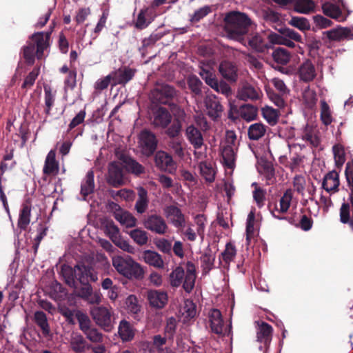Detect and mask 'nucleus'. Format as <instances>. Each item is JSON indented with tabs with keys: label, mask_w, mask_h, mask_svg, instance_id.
I'll list each match as a JSON object with an SVG mask.
<instances>
[{
	"label": "nucleus",
	"mask_w": 353,
	"mask_h": 353,
	"mask_svg": "<svg viewBox=\"0 0 353 353\" xmlns=\"http://www.w3.org/2000/svg\"><path fill=\"white\" fill-rule=\"evenodd\" d=\"M224 21V28L230 38L240 42L245 41L243 37L248 33L251 23L245 14L239 12H229Z\"/></svg>",
	"instance_id": "f257e3e1"
},
{
	"label": "nucleus",
	"mask_w": 353,
	"mask_h": 353,
	"mask_svg": "<svg viewBox=\"0 0 353 353\" xmlns=\"http://www.w3.org/2000/svg\"><path fill=\"white\" fill-rule=\"evenodd\" d=\"M261 173L264 176L266 183L272 185L276 181L275 169L273 164L269 161H265L261 165Z\"/></svg>",
	"instance_id": "c03bdc74"
},
{
	"label": "nucleus",
	"mask_w": 353,
	"mask_h": 353,
	"mask_svg": "<svg viewBox=\"0 0 353 353\" xmlns=\"http://www.w3.org/2000/svg\"><path fill=\"white\" fill-rule=\"evenodd\" d=\"M169 148L174 152V155L182 158L184 157V149L183 148L182 138L171 139L168 141Z\"/></svg>",
	"instance_id": "4d7b16f0"
},
{
	"label": "nucleus",
	"mask_w": 353,
	"mask_h": 353,
	"mask_svg": "<svg viewBox=\"0 0 353 353\" xmlns=\"http://www.w3.org/2000/svg\"><path fill=\"white\" fill-rule=\"evenodd\" d=\"M185 136L195 150L201 148L204 144L203 136L201 130L194 124L188 125L186 127Z\"/></svg>",
	"instance_id": "ddd939ff"
},
{
	"label": "nucleus",
	"mask_w": 353,
	"mask_h": 353,
	"mask_svg": "<svg viewBox=\"0 0 353 353\" xmlns=\"http://www.w3.org/2000/svg\"><path fill=\"white\" fill-rule=\"evenodd\" d=\"M262 114L268 123L272 125L277 123L279 115L277 110L266 107L262 109Z\"/></svg>",
	"instance_id": "338daca9"
},
{
	"label": "nucleus",
	"mask_w": 353,
	"mask_h": 353,
	"mask_svg": "<svg viewBox=\"0 0 353 353\" xmlns=\"http://www.w3.org/2000/svg\"><path fill=\"white\" fill-rule=\"evenodd\" d=\"M107 181L109 185L114 188L123 185V170L121 163L112 162L109 164Z\"/></svg>",
	"instance_id": "1a4fd4ad"
},
{
	"label": "nucleus",
	"mask_w": 353,
	"mask_h": 353,
	"mask_svg": "<svg viewBox=\"0 0 353 353\" xmlns=\"http://www.w3.org/2000/svg\"><path fill=\"white\" fill-rule=\"evenodd\" d=\"M188 85L190 90L192 93H194V94L196 96L201 94V87L203 85V83L197 77L193 76L190 77L188 80Z\"/></svg>",
	"instance_id": "774afa93"
},
{
	"label": "nucleus",
	"mask_w": 353,
	"mask_h": 353,
	"mask_svg": "<svg viewBox=\"0 0 353 353\" xmlns=\"http://www.w3.org/2000/svg\"><path fill=\"white\" fill-rule=\"evenodd\" d=\"M44 99H45V109L44 112L46 115L50 114L52 107L54 104L55 97L52 92V90L49 86H44Z\"/></svg>",
	"instance_id": "bf43d9fd"
},
{
	"label": "nucleus",
	"mask_w": 353,
	"mask_h": 353,
	"mask_svg": "<svg viewBox=\"0 0 353 353\" xmlns=\"http://www.w3.org/2000/svg\"><path fill=\"white\" fill-rule=\"evenodd\" d=\"M147 299L152 307L162 309L168 303V294L162 290H150L147 292Z\"/></svg>",
	"instance_id": "dca6fc26"
},
{
	"label": "nucleus",
	"mask_w": 353,
	"mask_h": 353,
	"mask_svg": "<svg viewBox=\"0 0 353 353\" xmlns=\"http://www.w3.org/2000/svg\"><path fill=\"white\" fill-rule=\"evenodd\" d=\"M247 41L252 49L259 52H263L268 48L264 39L258 33L249 36Z\"/></svg>",
	"instance_id": "58836bf2"
},
{
	"label": "nucleus",
	"mask_w": 353,
	"mask_h": 353,
	"mask_svg": "<svg viewBox=\"0 0 353 353\" xmlns=\"http://www.w3.org/2000/svg\"><path fill=\"white\" fill-rule=\"evenodd\" d=\"M75 318L77 319L79 324V329L83 333H85L87 330L93 326L89 316L87 315V314L83 312L82 311H76Z\"/></svg>",
	"instance_id": "864d4df0"
},
{
	"label": "nucleus",
	"mask_w": 353,
	"mask_h": 353,
	"mask_svg": "<svg viewBox=\"0 0 353 353\" xmlns=\"http://www.w3.org/2000/svg\"><path fill=\"white\" fill-rule=\"evenodd\" d=\"M255 210H251L248 215L246 221V241L248 244L250 243L251 239L254 238L255 234Z\"/></svg>",
	"instance_id": "09e8293b"
},
{
	"label": "nucleus",
	"mask_w": 353,
	"mask_h": 353,
	"mask_svg": "<svg viewBox=\"0 0 353 353\" xmlns=\"http://www.w3.org/2000/svg\"><path fill=\"white\" fill-rule=\"evenodd\" d=\"M293 198V193L291 189H288L283 193V196L279 199V208L275 205L274 208L271 210L270 205H268V208L272 213V211H274V213L279 214L286 213L291 205V202Z\"/></svg>",
	"instance_id": "4be33fe9"
},
{
	"label": "nucleus",
	"mask_w": 353,
	"mask_h": 353,
	"mask_svg": "<svg viewBox=\"0 0 353 353\" xmlns=\"http://www.w3.org/2000/svg\"><path fill=\"white\" fill-rule=\"evenodd\" d=\"M53 29L54 24L50 25V30L34 32L29 37L30 42L33 43L37 48L36 55L38 59H42L44 51L50 47V39Z\"/></svg>",
	"instance_id": "20e7f679"
},
{
	"label": "nucleus",
	"mask_w": 353,
	"mask_h": 353,
	"mask_svg": "<svg viewBox=\"0 0 353 353\" xmlns=\"http://www.w3.org/2000/svg\"><path fill=\"white\" fill-rule=\"evenodd\" d=\"M301 138L303 140L309 142L314 148L318 147L320 143L319 137L314 134L312 126L308 124H306L304 127Z\"/></svg>",
	"instance_id": "a18cd8bd"
},
{
	"label": "nucleus",
	"mask_w": 353,
	"mask_h": 353,
	"mask_svg": "<svg viewBox=\"0 0 353 353\" xmlns=\"http://www.w3.org/2000/svg\"><path fill=\"white\" fill-rule=\"evenodd\" d=\"M322 10L326 16L339 21H343L346 19V17L343 16L340 8L336 5L327 2L323 4Z\"/></svg>",
	"instance_id": "2f4dec72"
},
{
	"label": "nucleus",
	"mask_w": 353,
	"mask_h": 353,
	"mask_svg": "<svg viewBox=\"0 0 353 353\" xmlns=\"http://www.w3.org/2000/svg\"><path fill=\"white\" fill-rule=\"evenodd\" d=\"M37 48L34 46V43L28 41L26 46H24L22 48L23 57L25 59L26 64L32 65L34 64L35 61Z\"/></svg>",
	"instance_id": "de8ad7c7"
},
{
	"label": "nucleus",
	"mask_w": 353,
	"mask_h": 353,
	"mask_svg": "<svg viewBox=\"0 0 353 353\" xmlns=\"http://www.w3.org/2000/svg\"><path fill=\"white\" fill-rule=\"evenodd\" d=\"M136 70L127 66L120 68L116 71L111 72L113 78L112 85H125L133 79Z\"/></svg>",
	"instance_id": "4468645a"
},
{
	"label": "nucleus",
	"mask_w": 353,
	"mask_h": 353,
	"mask_svg": "<svg viewBox=\"0 0 353 353\" xmlns=\"http://www.w3.org/2000/svg\"><path fill=\"white\" fill-rule=\"evenodd\" d=\"M257 112V108L251 104H245L240 108L241 117L247 121L255 119Z\"/></svg>",
	"instance_id": "3c124183"
},
{
	"label": "nucleus",
	"mask_w": 353,
	"mask_h": 353,
	"mask_svg": "<svg viewBox=\"0 0 353 353\" xmlns=\"http://www.w3.org/2000/svg\"><path fill=\"white\" fill-rule=\"evenodd\" d=\"M118 333L122 341H130L134 339V331L132 324L126 320L120 321Z\"/></svg>",
	"instance_id": "7c9ffc66"
},
{
	"label": "nucleus",
	"mask_w": 353,
	"mask_h": 353,
	"mask_svg": "<svg viewBox=\"0 0 353 353\" xmlns=\"http://www.w3.org/2000/svg\"><path fill=\"white\" fill-rule=\"evenodd\" d=\"M172 115L163 107L159 108L154 114V124L156 126L165 128L171 123Z\"/></svg>",
	"instance_id": "5701e85b"
},
{
	"label": "nucleus",
	"mask_w": 353,
	"mask_h": 353,
	"mask_svg": "<svg viewBox=\"0 0 353 353\" xmlns=\"http://www.w3.org/2000/svg\"><path fill=\"white\" fill-rule=\"evenodd\" d=\"M292 4L296 12L303 14L310 12L315 6L312 0H294Z\"/></svg>",
	"instance_id": "8fccbe9b"
},
{
	"label": "nucleus",
	"mask_w": 353,
	"mask_h": 353,
	"mask_svg": "<svg viewBox=\"0 0 353 353\" xmlns=\"http://www.w3.org/2000/svg\"><path fill=\"white\" fill-rule=\"evenodd\" d=\"M179 91L168 84L157 85L150 94V99L153 103L168 105L171 109L176 106V98Z\"/></svg>",
	"instance_id": "7ed1b4c3"
},
{
	"label": "nucleus",
	"mask_w": 353,
	"mask_h": 353,
	"mask_svg": "<svg viewBox=\"0 0 353 353\" xmlns=\"http://www.w3.org/2000/svg\"><path fill=\"white\" fill-rule=\"evenodd\" d=\"M40 68L39 67L33 68V70L26 76L21 85L22 89L28 90L32 88L39 76Z\"/></svg>",
	"instance_id": "69168bd1"
},
{
	"label": "nucleus",
	"mask_w": 353,
	"mask_h": 353,
	"mask_svg": "<svg viewBox=\"0 0 353 353\" xmlns=\"http://www.w3.org/2000/svg\"><path fill=\"white\" fill-rule=\"evenodd\" d=\"M129 235L137 245L141 246L147 244L148 241L147 232L141 228L131 230Z\"/></svg>",
	"instance_id": "603ef678"
},
{
	"label": "nucleus",
	"mask_w": 353,
	"mask_h": 353,
	"mask_svg": "<svg viewBox=\"0 0 353 353\" xmlns=\"http://www.w3.org/2000/svg\"><path fill=\"white\" fill-rule=\"evenodd\" d=\"M339 176L337 172L333 170L329 172L325 176L322 183V188L330 192L331 191H338L339 186Z\"/></svg>",
	"instance_id": "393cba45"
},
{
	"label": "nucleus",
	"mask_w": 353,
	"mask_h": 353,
	"mask_svg": "<svg viewBox=\"0 0 353 353\" xmlns=\"http://www.w3.org/2000/svg\"><path fill=\"white\" fill-rule=\"evenodd\" d=\"M210 328L213 333L221 334L223 332V320L221 312L217 309H213L209 316Z\"/></svg>",
	"instance_id": "bb28decb"
},
{
	"label": "nucleus",
	"mask_w": 353,
	"mask_h": 353,
	"mask_svg": "<svg viewBox=\"0 0 353 353\" xmlns=\"http://www.w3.org/2000/svg\"><path fill=\"white\" fill-rule=\"evenodd\" d=\"M236 254L235 246L231 243H228L225 250L221 253V256L225 265H229L230 263L234 260Z\"/></svg>",
	"instance_id": "052dcab7"
},
{
	"label": "nucleus",
	"mask_w": 353,
	"mask_h": 353,
	"mask_svg": "<svg viewBox=\"0 0 353 353\" xmlns=\"http://www.w3.org/2000/svg\"><path fill=\"white\" fill-rule=\"evenodd\" d=\"M59 163L56 160L55 151L52 150L48 152L46 158L43 172L46 175H56L59 172Z\"/></svg>",
	"instance_id": "b1692460"
},
{
	"label": "nucleus",
	"mask_w": 353,
	"mask_h": 353,
	"mask_svg": "<svg viewBox=\"0 0 353 353\" xmlns=\"http://www.w3.org/2000/svg\"><path fill=\"white\" fill-rule=\"evenodd\" d=\"M299 78L304 82L312 81L316 77V70L312 61L307 59L300 66L298 70Z\"/></svg>",
	"instance_id": "aec40b11"
},
{
	"label": "nucleus",
	"mask_w": 353,
	"mask_h": 353,
	"mask_svg": "<svg viewBox=\"0 0 353 353\" xmlns=\"http://www.w3.org/2000/svg\"><path fill=\"white\" fill-rule=\"evenodd\" d=\"M335 165L338 168L343 166L345 161V152L342 145L336 144L332 148Z\"/></svg>",
	"instance_id": "6e6d98bb"
},
{
	"label": "nucleus",
	"mask_w": 353,
	"mask_h": 353,
	"mask_svg": "<svg viewBox=\"0 0 353 353\" xmlns=\"http://www.w3.org/2000/svg\"><path fill=\"white\" fill-rule=\"evenodd\" d=\"M34 322L41 329L43 334H48L49 333V325L46 314L44 312L37 311L34 313Z\"/></svg>",
	"instance_id": "5fc2aeb1"
},
{
	"label": "nucleus",
	"mask_w": 353,
	"mask_h": 353,
	"mask_svg": "<svg viewBox=\"0 0 353 353\" xmlns=\"http://www.w3.org/2000/svg\"><path fill=\"white\" fill-rule=\"evenodd\" d=\"M200 173L208 183H212L215 180L216 171L210 163L201 161L199 165Z\"/></svg>",
	"instance_id": "a19ab883"
},
{
	"label": "nucleus",
	"mask_w": 353,
	"mask_h": 353,
	"mask_svg": "<svg viewBox=\"0 0 353 353\" xmlns=\"http://www.w3.org/2000/svg\"><path fill=\"white\" fill-rule=\"evenodd\" d=\"M321 120L325 125H328L332 122L330 106L325 101L321 102Z\"/></svg>",
	"instance_id": "e2e57ef3"
},
{
	"label": "nucleus",
	"mask_w": 353,
	"mask_h": 353,
	"mask_svg": "<svg viewBox=\"0 0 353 353\" xmlns=\"http://www.w3.org/2000/svg\"><path fill=\"white\" fill-rule=\"evenodd\" d=\"M102 225L105 228V233L112 241L120 237L119 229L112 220L105 219L102 221Z\"/></svg>",
	"instance_id": "49530a36"
},
{
	"label": "nucleus",
	"mask_w": 353,
	"mask_h": 353,
	"mask_svg": "<svg viewBox=\"0 0 353 353\" xmlns=\"http://www.w3.org/2000/svg\"><path fill=\"white\" fill-rule=\"evenodd\" d=\"M144 271L141 266L133 259L130 261V265L128 268L125 277L129 279H141L143 277Z\"/></svg>",
	"instance_id": "79ce46f5"
},
{
	"label": "nucleus",
	"mask_w": 353,
	"mask_h": 353,
	"mask_svg": "<svg viewBox=\"0 0 353 353\" xmlns=\"http://www.w3.org/2000/svg\"><path fill=\"white\" fill-rule=\"evenodd\" d=\"M60 273L67 285L74 289L77 288V282L75 281V265L72 268L68 265L63 264L61 267Z\"/></svg>",
	"instance_id": "c85d7f7f"
},
{
	"label": "nucleus",
	"mask_w": 353,
	"mask_h": 353,
	"mask_svg": "<svg viewBox=\"0 0 353 353\" xmlns=\"http://www.w3.org/2000/svg\"><path fill=\"white\" fill-rule=\"evenodd\" d=\"M204 103L208 114L210 118L215 120L221 117L223 108L217 97L214 94H208L205 98Z\"/></svg>",
	"instance_id": "f8f14e48"
},
{
	"label": "nucleus",
	"mask_w": 353,
	"mask_h": 353,
	"mask_svg": "<svg viewBox=\"0 0 353 353\" xmlns=\"http://www.w3.org/2000/svg\"><path fill=\"white\" fill-rule=\"evenodd\" d=\"M261 92L259 89L255 88L254 86L249 83L244 84L238 90V97L243 101H255L260 98Z\"/></svg>",
	"instance_id": "6ab92c4d"
},
{
	"label": "nucleus",
	"mask_w": 353,
	"mask_h": 353,
	"mask_svg": "<svg viewBox=\"0 0 353 353\" xmlns=\"http://www.w3.org/2000/svg\"><path fill=\"white\" fill-rule=\"evenodd\" d=\"M120 160L124 164L125 169L133 174L139 175L145 172V168L129 156L122 154Z\"/></svg>",
	"instance_id": "cd10ccee"
},
{
	"label": "nucleus",
	"mask_w": 353,
	"mask_h": 353,
	"mask_svg": "<svg viewBox=\"0 0 353 353\" xmlns=\"http://www.w3.org/2000/svg\"><path fill=\"white\" fill-rule=\"evenodd\" d=\"M220 74L227 81L234 83L238 79V68L236 63L230 61H223L219 65Z\"/></svg>",
	"instance_id": "f3484780"
},
{
	"label": "nucleus",
	"mask_w": 353,
	"mask_h": 353,
	"mask_svg": "<svg viewBox=\"0 0 353 353\" xmlns=\"http://www.w3.org/2000/svg\"><path fill=\"white\" fill-rule=\"evenodd\" d=\"M177 327V321L176 318L172 316L166 320V324L164 328V333L168 340L172 341L176 333Z\"/></svg>",
	"instance_id": "13d9d810"
},
{
	"label": "nucleus",
	"mask_w": 353,
	"mask_h": 353,
	"mask_svg": "<svg viewBox=\"0 0 353 353\" xmlns=\"http://www.w3.org/2000/svg\"><path fill=\"white\" fill-rule=\"evenodd\" d=\"M92 316L96 323L104 331L110 332L114 327V322L110 310L105 307H97L92 310Z\"/></svg>",
	"instance_id": "39448f33"
},
{
	"label": "nucleus",
	"mask_w": 353,
	"mask_h": 353,
	"mask_svg": "<svg viewBox=\"0 0 353 353\" xmlns=\"http://www.w3.org/2000/svg\"><path fill=\"white\" fill-rule=\"evenodd\" d=\"M289 24L301 31H305L310 29L309 21L306 18L302 17H292L289 21Z\"/></svg>",
	"instance_id": "680f3d73"
},
{
	"label": "nucleus",
	"mask_w": 353,
	"mask_h": 353,
	"mask_svg": "<svg viewBox=\"0 0 353 353\" xmlns=\"http://www.w3.org/2000/svg\"><path fill=\"white\" fill-rule=\"evenodd\" d=\"M327 37L332 41H343L353 39V31L349 28L339 27L325 32Z\"/></svg>",
	"instance_id": "412c9836"
},
{
	"label": "nucleus",
	"mask_w": 353,
	"mask_h": 353,
	"mask_svg": "<svg viewBox=\"0 0 353 353\" xmlns=\"http://www.w3.org/2000/svg\"><path fill=\"white\" fill-rule=\"evenodd\" d=\"M154 163L160 170L173 174L176 170V164L174 161L172 157L168 152L159 150L156 152L154 156Z\"/></svg>",
	"instance_id": "6e6552de"
},
{
	"label": "nucleus",
	"mask_w": 353,
	"mask_h": 353,
	"mask_svg": "<svg viewBox=\"0 0 353 353\" xmlns=\"http://www.w3.org/2000/svg\"><path fill=\"white\" fill-rule=\"evenodd\" d=\"M132 257L130 256L125 257L115 256L112 258V265L120 274L125 276L128 268L130 265V261H132Z\"/></svg>",
	"instance_id": "e433bc0d"
},
{
	"label": "nucleus",
	"mask_w": 353,
	"mask_h": 353,
	"mask_svg": "<svg viewBox=\"0 0 353 353\" xmlns=\"http://www.w3.org/2000/svg\"><path fill=\"white\" fill-rule=\"evenodd\" d=\"M114 219L126 228H133L137 222V219L130 212L124 210L119 214L117 213Z\"/></svg>",
	"instance_id": "ea45409f"
},
{
	"label": "nucleus",
	"mask_w": 353,
	"mask_h": 353,
	"mask_svg": "<svg viewBox=\"0 0 353 353\" xmlns=\"http://www.w3.org/2000/svg\"><path fill=\"white\" fill-rule=\"evenodd\" d=\"M143 226L147 230L158 234H164L168 227L164 219L157 214L148 215L143 221Z\"/></svg>",
	"instance_id": "423d86ee"
},
{
	"label": "nucleus",
	"mask_w": 353,
	"mask_h": 353,
	"mask_svg": "<svg viewBox=\"0 0 353 353\" xmlns=\"http://www.w3.org/2000/svg\"><path fill=\"white\" fill-rule=\"evenodd\" d=\"M70 349L75 353H83L90 347L84 337L80 334H74L70 341Z\"/></svg>",
	"instance_id": "a878e982"
},
{
	"label": "nucleus",
	"mask_w": 353,
	"mask_h": 353,
	"mask_svg": "<svg viewBox=\"0 0 353 353\" xmlns=\"http://www.w3.org/2000/svg\"><path fill=\"white\" fill-rule=\"evenodd\" d=\"M258 327L256 330L257 341L263 343L265 348H268L272 339L273 328L266 322H257Z\"/></svg>",
	"instance_id": "2eb2a0df"
},
{
	"label": "nucleus",
	"mask_w": 353,
	"mask_h": 353,
	"mask_svg": "<svg viewBox=\"0 0 353 353\" xmlns=\"http://www.w3.org/2000/svg\"><path fill=\"white\" fill-rule=\"evenodd\" d=\"M340 221L349 225L353 232V208L348 202H343L340 208Z\"/></svg>",
	"instance_id": "c756f323"
},
{
	"label": "nucleus",
	"mask_w": 353,
	"mask_h": 353,
	"mask_svg": "<svg viewBox=\"0 0 353 353\" xmlns=\"http://www.w3.org/2000/svg\"><path fill=\"white\" fill-rule=\"evenodd\" d=\"M157 139L156 136L148 130H143L139 135V144L141 152L150 157L154 154L157 148Z\"/></svg>",
	"instance_id": "0eeeda50"
},
{
	"label": "nucleus",
	"mask_w": 353,
	"mask_h": 353,
	"mask_svg": "<svg viewBox=\"0 0 353 353\" xmlns=\"http://www.w3.org/2000/svg\"><path fill=\"white\" fill-rule=\"evenodd\" d=\"M143 259L146 263L157 268H163L164 265L161 256L157 252L145 250L143 252Z\"/></svg>",
	"instance_id": "72a5a7b5"
},
{
	"label": "nucleus",
	"mask_w": 353,
	"mask_h": 353,
	"mask_svg": "<svg viewBox=\"0 0 353 353\" xmlns=\"http://www.w3.org/2000/svg\"><path fill=\"white\" fill-rule=\"evenodd\" d=\"M137 192L138 199L135 203V210L139 214H143L146 211L148 206V192L143 187H139Z\"/></svg>",
	"instance_id": "c9c22d12"
},
{
	"label": "nucleus",
	"mask_w": 353,
	"mask_h": 353,
	"mask_svg": "<svg viewBox=\"0 0 353 353\" xmlns=\"http://www.w3.org/2000/svg\"><path fill=\"white\" fill-rule=\"evenodd\" d=\"M185 268V273L184 269L181 266L173 270L169 276L170 283L172 288H178L182 285L185 292L190 293L195 285L196 267L192 261H188Z\"/></svg>",
	"instance_id": "f03ea898"
},
{
	"label": "nucleus",
	"mask_w": 353,
	"mask_h": 353,
	"mask_svg": "<svg viewBox=\"0 0 353 353\" xmlns=\"http://www.w3.org/2000/svg\"><path fill=\"white\" fill-rule=\"evenodd\" d=\"M221 155L224 165L228 168H233L235 165L236 161L234 147L231 145H225L222 149Z\"/></svg>",
	"instance_id": "473e14b6"
},
{
	"label": "nucleus",
	"mask_w": 353,
	"mask_h": 353,
	"mask_svg": "<svg viewBox=\"0 0 353 353\" xmlns=\"http://www.w3.org/2000/svg\"><path fill=\"white\" fill-rule=\"evenodd\" d=\"M272 57L275 63L281 65L274 68L283 74H288V69L283 65H286L290 60L291 55L289 51L284 48L278 47L273 50Z\"/></svg>",
	"instance_id": "9b49d317"
},
{
	"label": "nucleus",
	"mask_w": 353,
	"mask_h": 353,
	"mask_svg": "<svg viewBox=\"0 0 353 353\" xmlns=\"http://www.w3.org/2000/svg\"><path fill=\"white\" fill-rule=\"evenodd\" d=\"M94 172L89 170L81 185V194L86 197L93 193L94 190Z\"/></svg>",
	"instance_id": "f704fd0d"
},
{
	"label": "nucleus",
	"mask_w": 353,
	"mask_h": 353,
	"mask_svg": "<svg viewBox=\"0 0 353 353\" xmlns=\"http://www.w3.org/2000/svg\"><path fill=\"white\" fill-rule=\"evenodd\" d=\"M266 132V126L261 123H255L250 125L248 130V135L250 140L258 141Z\"/></svg>",
	"instance_id": "4c0bfd02"
},
{
	"label": "nucleus",
	"mask_w": 353,
	"mask_h": 353,
	"mask_svg": "<svg viewBox=\"0 0 353 353\" xmlns=\"http://www.w3.org/2000/svg\"><path fill=\"white\" fill-rule=\"evenodd\" d=\"M31 207L29 205H23L20 210L17 222L18 227L21 230H26L30 222Z\"/></svg>",
	"instance_id": "37998d69"
},
{
	"label": "nucleus",
	"mask_w": 353,
	"mask_h": 353,
	"mask_svg": "<svg viewBox=\"0 0 353 353\" xmlns=\"http://www.w3.org/2000/svg\"><path fill=\"white\" fill-rule=\"evenodd\" d=\"M181 128L182 125L181 121L179 119H175L171 125L167 128L165 133L170 139L181 138L179 135L181 134Z\"/></svg>",
	"instance_id": "0e129e2a"
},
{
	"label": "nucleus",
	"mask_w": 353,
	"mask_h": 353,
	"mask_svg": "<svg viewBox=\"0 0 353 353\" xmlns=\"http://www.w3.org/2000/svg\"><path fill=\"white\" fill-rule=\"evenodd\" d=\"M164 212L167 218L170 219L172 223L176 228H183L185 226V217L181 210L176 206L170 205L164 209Z\"/></svg>",
	"instance_id": "a211bd4d"
},
{
	"label": "nucleus",
	"mask_w": 353,
	"mask_h": 353,
	"mask_svg": "<svg viewBox=\"0 0 353 353\" xmlns=\"http://www.w3.org/2000/svg\"><path fill=\"white\" fill-rule=\"evenodd\" d=\"M75 281H78L81 284H85L88 282H95L98 280L97 274L94 269L83 263H77L75 265Z\"/></svg>",
	"instance_id": "9d476101"
}]
</instances>
